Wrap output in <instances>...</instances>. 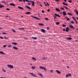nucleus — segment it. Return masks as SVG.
Masks as SVG:
<instances>
[{"mask_svg": "<svg viewBox=\"0 0 78 78\" xmlns=\"http://www.w3.org/2000/svg\"><path fill=\"white\" fill-rule=\"evenodd\" d=\"M0 38L2 39H3V37H0Z\"/></svg>", "mask_w": 78, "mask_h": 78, "instance_id": "obj_59", "label": "nucleus"}, {"mask_svg": "<svg viewBox=\"0 0 78 78\" xmlns=\"http://www.w3.org/2000/svg\"><path fill=\"white\" fill-rule=\"evenodd\" d=\"M10 10V9H6V10H7V11L9 10Z\"/></svg>", "mask_w": 78, "mask_h": 78, "instance_id": "obj_53", "label": "nucleus"}, {"mask_svg": "<svg viewBox=\"0 0 78 78\" xmlns=\"http://www.w3.org/2000/svg\"><path fill=\"white\" fill-rule=\"evenodd\" d=\"M2 3H6L7 2H5V1H2Z\"/></svg>", "mask_w": 78, "mask_h": 78, "instance_id": "obj_40", "label": "nucleus"}, {"mask_svg": "<svg viewBox=\"0 0 78 78\" xmlns=\"http://www.w3.org/2000/svg\"><path fill=\"white\" fill-rule=\"evenodd\" d=\"M2 70L5 73H6V71L5 70V69H2Z\"/></svg>", "mask_w": 78, "mask_h": 78, "instance_id": "obj_29", "label": "nucleus"}, {"mask_svg": "<svg viewBox=\"0 0 78 78\" xmlns=\"http://www.w3.org/2000/svg\"><path fill=\"white\" fill-rule=\"evenodd\" d=\"M13 49L15 50H17L18 49V48L16 47H14L13 46Z\"/></svg>", "mask_w": 78, "mask_h": 78, "instance_id": "obj_10", "label": "nucleus"}, {"mask_svg": "<svg viewBox=\"0 0 78 78\" xmlns=\"http://www.w3.org/2000/svg\"><path fill=\"white\" fill-rule=\"evenodd\" d=\"M30 75H31L35 77H37V76H36V75L35 74H34V73H29Z\"/></svg>", "mask_w": 78, "mask_h": 78, "instance_id": "obj_3", "label": "nucleus"}, {"mask_svg": "<svg viewBox=\"0 0 78 78\" xmlns=\"http://www.w3.org/2000/svg\"><path fill=\"white\" fill-rule=\"evenodd\" d=\"M50 9H48V10H47V12H49V11H50Z\"/></svg>", "mask_w": 78, "mask_h": 78, "instance_id": "obj_56", "label": "nucleus"}, {"mask_svg": "<svg viewBox=\"0 0 78 78\" xmlns=\"http://www.w3.org/2000/svg\"><path fill=\"white\" fill-rule=\"evenodd\" d=\"M19 1L20 2H21L23 1V0H19Z\"/></svg>", "mask_w": 78, "mask_h": 78, "instance_id": "obj_58", "label": "nucleus"}, {"mask_svg": "<svg viewBox=\"0 0 78 78\" xmlns=\"http://www.w3.org/2000/svg\"><path fill=\"white\" fill-rule=\"evenodd\" d=\"M12 44H14L15 45H16L17 44V43H16L14 42V43H12Z\"/></svg>", "mask_w": 78, "mask_h": 78, "instance_id": "obj_28", "label": "nucleus"}, {"mask_svg": "<svg viewBox=\"0 0 78 78\" xmlns=\"http://www.w3.org/2000/svg\"><path fill=\"white\" fill-rule=\"evenodd\" d=\"M67 14L69 16H73V14H71V13H68Z\"/></svg>", "mask_w": 78, "mask_h": 78, "instance_id": "obj_23", "label": "nucleus"}, {"mask_svg": "<svg viewBox=\"0 0 78 78\" xmlns=\"http://www.w3.org/2000/svg\"><path fill=\"white\" fill-rule=\"evenodd\" d=\"M75 11L76 12V14L78 15V12L76 10H75Z\"/></svg>", "mask_w": 78, "mask_h": 78, "instance_id": "obj_26", "label": "nucleus"}, {"mask_svg": "<svg viewBox=\"0 0 78 78\" xmlns=\"http://www.w3.org/2000/svg\"><path fill=\"white\" fill-rule=\"evenodd\" d=\"M62 26H63V27H66V26L65 25H64V24H63V25H62Z\"/></svg>", "mask_w": 78, "mask_h": 78, "instance_id": "obj_46", "label": "nucleus"}, {"mask_svg": "<svg viewBox=\"0 0 78 78\" xmlns=\"http://www.w3.org/2000/svg\"><path fill=\"white\" fill-rule=\"evenodd\" d=\"M8 67L9 68H10L11 69H13V66L11 65H7Z\"/></svg>", "mask_w": 78, "mask_h": 78, "instance_id": "obj_1", "label": "nucleus"}, {"mask_svg": "<svg viewBox=\"0 0 78 78\" xmlns=\"http://www.w3.org/2000/svg\"><path fill=\"white\" fill-rule=\"evenodd\" d=\"M38 24L40 26H44V25L43 24L41 23H39Z\"/></svg>", "mask_w": 78, "mask_h": 78, "instance_id": "obj_21", "label": "nucleus"}, {"mask_svg": "<svg viewBox=\"0 0 78 78\" xmlns=\"http://www.w3.org/2000/svg\"><path fill=\"white\" fill-rule=\"evenodd\" d=\"M8 47H10V48H11V47H12V46H11V45H8Z\"/></svg>", "mask_w": 78, "mask_h": 78, "instance_id": "obj_42", "label": "nucleus"}, {"mask_svg": "<svg viewBox=\"0 0 78 78\" xmlns=\"http://www.w3.org/2000/svg\"><path fill=\"white\" fill-rule=\"evenodd\" d=\"M71 23H72V24H73L74 23V22L73 21L72 22V21H71Z\"/></svg>", "mask_w": 78, "mask_h": 78, "instance_id": "obj_49", "label": "nucleus"}, {"mask_svg": "<svg viewBox=\"0 0 78 78\" xmlns=\"http://www.w3.org/2000/svg\"><path fill=\"white\" fill-rule=\"evenodd\" d=\"M4 39H8V38H7V37H4Z\"/></svg>", "mask_w": 78, "mask_h": 78, "instance_id": "obj_54", "label": "nucleus"}, {"mask_svg": "<svg viewBox=\"0 0 78 78\" xmlns=\"http://www.w3.org/2000/svg\"><path fill=\"white\" fill-rule=\"evenodd\" d=\"M55 1H56L57 2H59L60 0H55Z\"/></svg>", "mask_w": 78, "mask_h": 78, "instance_id": "obj_39", "label": "nucleus"}, {"mask_svg": "<svg viewBox=\"0 0 78 78\" xmlns=\"http://www.w3.org/2000/svg\"><path fill=\"white\" fill-rule=\"evenodd\" d=\"M0 53L1 54H3V55H5V53H4L3 51H0Z\"/></svg>", "mask_w": 78, "mask_h": 78, "instance_id": "obj_19", "label": "nucleus"}, {"mask_svg": "<svg viewBox=\"0 0 78 78\" xmlns=\"http://www.w3.org/2000/svg\"><path fill=\"white\" fill-rule=\"evenodd\" d=\"M39 68L40 69H44L45 71H47V70L44 67L40 66V67H39Z\"/></svg>", "mask_w": 78, "mask_h": 78, "instance_id": "obj_5", "label": "nucleus"}, {"mask_svg": "<svg viewBox=\"0 0 78 78\" xmlns=\"http://www.w3.org/2000/svg\"><path fill=\"white\" fill-rule=\"evenodd\" d=\"M12 30L14 32H16L15 30H14L13 29H12Z\"/></svg>", "mask_w": 78, "mask_h": 78, "instance_id": "obj_47", "label": "nucleus"}, {"mask_svg": "<svg viewBox=\"0 0 78 78\" xmlns=\"http://www.w3.org/2000/svg\"><path fill=\"white\" fill-rule=\"evenodd\" d=\"M42 12L43 13H44V11L43 10H42Z\"/></svg>", "mask_w": 78, "mask_h": 78, "instance_id": "obj_55", "label": "nucleus"}, {"mask_svg": "<svg viewBox=\"0 0 78 78\" xmlns=\"http://www.w3.org/2000/svg\"><path fill=\"white\" fill-rule=\"evenodd\" d=\"M30 13H31V12H27L26 13V14L27 15L30 14Z\"/></svg>", "mask_w": 78, "mask_h": 78, "instance_id": "obj_20", "label": "nucleus"}, {"mask_svg": "<svg viewBox=\"0 0 78 78\" xmlns=\"http://www.w3.org/2000/svg\"><path fill=\"white\" fill-rule=\"evenodd\" d=\"M45 19L46 20H49V19L47 18H45Z\"/></svg>", "mask_w": 78, "mask_h": 78, "instance_id": "obj_38", "label": "nucleus"}, {"mask_svg": "<svg viewBox=\"0 0 78 78\" xmlns=\"http://www.w3.org/2000/svg\"><path fill=\"white\" fill-rule=\"evenodd\" d=\"M18 7L20 9L23 10V7H20V6H18Z\"/></svg>", "mask_w": 78, "mask_h": 78, "instance_id": "obj_11", "label": "nucleus"}, {"mask_svg": "<svg viewBox=\"0 0 78 78\" xmlns=\"http://www.w3.org/2000/svg\"><path fill=\"white\" fill-rule=\"evenodd\" d=\"M69 27L71 28L75 29V28L73 25H70Z\"/></svg>", "mask_w": 78, "mask_h": 78, "instance_id": "obj_12", "label": "nucleus"}, {"mask_svg": "<svg viewBox=\"0 0 78 78\" xmlns=\"http://www.w3.org/2000/svg\"><path fill=\"white\" fill-rule=\"evenodd\" d=\"M72 2V1H71V0H70V1H69V2L70 3H71Z\"/></svg>", "mask_w": 78, "mask_h": 78, "instance_id": "obj_45", "label": "nucleus"}, {"mask_svg": "<svg viewBox=\"0 0 78 78\" xmlns=\"http://www.w3.org/2000/svg\"><path fill=\"white\" fill-rule=\"evenodd\" d=\"M40 6L41 7H42V5L41 4H40Z\"/></svg>", "mask_w": 78, "mask_h": 78, "instance_id": "obj_57", "label": "nucleus"}, {"mask_svg": "<svg viewBox=\"0 0 78 78\" xmlns=\"http://www.w3.org/2000/svg\"><path fill=\"white\" fill-rule=\"evenodd\" d=\"M42 59L44 60H45V59H47V58L46 57H43L42 58Z\"/></svg>", "mask_w": 78, "mask_h": 78, "instance_id": "obj_27", "label": "nucleus"}, {"mask_svg": "<svg viewBox=\"0 0 78 78\" xmlns=\"http://www.w3.org/2000/svg\"><path fill=\"white\" fill-rule=\"evenodd\" d=\"M56 71L58 74H60L61 73L58 70H56Z\"/></svg>", "mask_w": 78, "mask_h": 78, "instance_id": "obj_17", "label": "nucleus"}, {"mask_svg": "<svg viewBox=\"0 0 78 78\" xmlns=\"http://www.w3.org/2000/svg\"><path fill=\"white\" fill-rule=\"evenodd\" d=\"M60 23L59 22H56V24L57 25H58Z\"/></svg>", "mask_w": 78, "mask_h": 78, "instance_id": "obj_31", "label": "nucleus"}, {"mask_svg": "<svg viewBox=\"0 0 78 78\" xmlns=\"http://www.w3.org/2000/svg\"><path fill=\"white\" fill-rule=\"evenodd\" d=\"M67 39L69 40H71L72 39V38L71 37H67Z\"/></svg>", "mask_w": 78, "mask_h": 78, "instance_id": "obj_14", "label": "nucleus"}, {"mask_svg": "<svg viewBox=\"0 0 78 78\" xmlns=\"http://www.w3.org/2000/svg\"><path fill=\"white\" fill-rule=\"evenodd\" d=\"M3 34H7L6 33H2Z\"/></svg>", "mask_w": 78, "mask_h": 78, "instance_id": "obj_51", "label": "nucleus"}, {"mask_svg": "<svg viewBox=\"0 0 78 78\" xmlns=\"http://www.w3.org/2000/svg\"><path fill=\"white\" fill-rule=\"evenodd\" d=\"M54 16V20H55V18H56V16H58L59 17H61V16L58 14L57 15L56 14H55V16Z\"/></svg>", "mask_w": 78, "mask_h": 78, "instance_id": "obj_2", "label": "nucleus"}, {"mask_svg": "<svg viewBox=\"0 0 78 78\" xmlns=\"http://www.w3.org/2000/svg\"><path fill=\"white\" fill-rule=\"evenodd\" d=\"M56 11H57L59 12H60V10L56 8Z\"/></svg>", "mask_w": 78, "mask_h": 78, "instance_id": "obj_18", "label": "nucleus"}, {"mask_svg": "<svg viewBox=\"0 0 78 78\" xmlns=\"http://www.w3.org/2000/svg\"><path fill=\"white\" fill-rule=\"evenodd\" d=\"M69 76V74H67L66 75V77H68Z\"/></svg>", "mask_w": 78, "mask_h": 78, "instance_id": "obj_41", "label": "nucleus"}, {"mask_svg": "<svg viewBox=\"0 0 78 78\" xmlns=\"http://www.w3.org/2000/svg\"><path fill=\"white\" fill-rule=\"evenodd\" d=\"M50 72H51V73H53L54 71H53V70H51L50 71Z\"/></svg>", "mask_w": 78, "mask_h": 78, "instance_id": "obj_48", "label": "nucleus"}, {"mask_svg": "<svg viewBox=\"0 0 78 78\" xmlns=\"http://www.w3.org/2000/svg\"><path fill=\"white\" fill-rule=\"evenodd\" d=\"M44 5L45 6H47L46 3L45 2H44Z\"/></svg>", "mask_w": 78, "mask_h": 78, "instance_id": "obj_36", "label": "nucleus"}, {"mask_svg": "<svg viewBox=\"0 0 78 78\" xmlns=\"http://www.w3.org/2000/svg\"><path fill=\"white\" fill-rule=\"evenodd\" d=\"M29 2H30L31 3H32L33 1H29Z\"/></svg>", "mask_w": 78, "mask_h": 78, "instance_id": "obj_60", "label": "nucleus"}, {"mask_svg": "<svg viewBox=\"0 0 78 78\" xmlns=\"http://www.w3.org/2000/svg\"><path fill=\"white\" fill-rule=\"evenodd\" d=\"M63 15L64 16H66L67 15V14L66 13V12H65V11H63Z\"/></svg>", "mask_w": 78, "mask_h": 78, "instance_id": "obj_7", "label": "nucleus"}, {"mask_svg": "<svg viewBox=\"0 0 78 78\" xmlns=\"http://www.w3.org/2000/svg\"><path fill=\"white\" fill-rule=\"evenodd\" d=\"M63 31H64V32L66 31V30H65V29H63Z\"/></svg>", "mask_w": 78, "mask_h": 78, "instance_id": "obj_62", "label": "nucleus"}, {"mask_svg": "<svg viewBox=\"0 0 78 78\" xmlns=\"http://www.w3.org/2000/svg\"><path fill=\"white\" fill-rule=\"evenodd\" d=\"M34 1L33 2H32V5L34 6Z\"/></svg>", "mask_w": 78, "mask_h": 78, "instance_id": "obj_24", "label": "nucleus"}, {"mask_svg": "<svg viewBox=\"0 0 78 78\" xmlns=\"http://www.w3.org/2000/svg\"><path fill=\"white\" fill-rule=\"evenodd\" d=\"M76 21V23L77 24H78V22H77V20H76V21Z\"/></svg>", "mask_w": 78, "mask_h": 78, "instance_id": "obj_52", "label": "nucleus"}, {"mask_svg": "<svg viewBox=\"0 0 78 78\" xmlns=\"http://www.w3.org/2000/svg\"><path fill=\"white\" fill-rule=\"evenodd\" d=\"M38 74L39 75L41 76V77H42V74L41 73H38Z\"/></svg>", "mask_w": 78, "mask_h": 78, "instance_id": "obj_25", "label": "nucleus"}, {"mask_svg": "<svg viewBox=\"0 0 78 78\" xmlns=\"http://www.w3.org/2000/svg\"><path fill=\"white\" fill-rule=\"evenodd\" d=\"M47 5H48V6H49V4H48V2H47Z\"/></svg>", "mask_w": 78, "mask_h": 78, "instance_id": "obj_63", "label": "nucleus"}, {"mask_svg": "<svg viewBox=\"0 0 78 78\" xmlns=\"http://www.w3.org/2000/svg\"><path fill=\"white\" fill-rule=\"evenodd\" d=\"M62 9L63 10H64V8H62V7H61L60 9Z\"/></svg>", "mask_w": 78, "mask_h": 78, "instance_id": "obj_43", "label": "nucleus"}, {"mask_svg": "<svg viewBox=\"0 0 78 78\" xmlns=\"http://www.w3.org/2000/svg\"><path fill=\"white\" fill-rule=\"evenodd\" d=\"M31 17H32L33 18L36 19L37 20H41L40 19L38 18H37V17H35V16H31Z\"/></svg>", "mask_w": 78, "mask_h": 78, "instance_id": "obj_4", "label": "nucleus"}, {"mask_svg": "<svg viewBox=\"0 0 78 78\" xmlns=\"http://www.w3.org/2000/svg\"><path fill=\"white\" fill-rule=\"evenodd\" d=\"M41 31H42V32L43 33H45V30L44 29H42L41 30Z\"/></svg>", "mask_w": 78, "mask_h": 78, "instance_id": "obj_8", "label": "nucleus"}, {"mask_svg": "<svg viewBox=\"0 0 78 78\" xmlns=\"http://www.w3.org/2000/svg\"><path fill=\"white\" fill-rule=\"evenodd\" d=\"M4 7V5H1V4H0V8H2Z\"/></svg>", "mask_w": 78, "mask_h": 78, "instance_id": "obj_13", "label": "nucleus"}, {"mask_svg": "<svg viewBox=\"0 0 78 78\" xmlns=\"http://www.w3.org/2000/svg\"><path fill=\"white\" fill-rule=\"evenodd\" d=\"M66 18H67V21H69L70 20V19L67 16H65V17Z\"/></svg>", "mask_w": 78, "mask_h": 78, "instance_id": "obj_15", "label": "nucleus"}, {"mask_svg": "<svg viewBox=\"0 0 78 78\" xmlns=\"http://www.w3.org/2000/svg\"><path fill=\"white\" fill-rule=\"evenodd\" d=\"M7 46V45H3V47L4 48H5Z\"/></svg>", "mask_w": 78, "mask_h": 78, "instance_id": "obj_34", "label": "nucleus"}, {"mask_svg": "<svg viewBox=\"0 0 78 78\" xmlns=\"http://www.w3.org/2000/svg\"><path fill=\"white\" fill-rule=\"evenodd\" d=\"M32 59L35 60V61H36V59L34 57H33Z\"/></svg>", "mask_w": 78, "mask_h": 78, "instance_id": "obj_32", "label": "nucleus"}, {"mask_svg": "<svg viewBox=\"0 0 78 78\" xmlns=\"http://www.w3.org/2000/svg\"><path fill=\"white\" fill-rule=\"evenodd\" d=\"M73 19L74 20V21H76V20L75 19V18L74 17H73Z\"/></svg>", "mask_w": 78, "mask_h": 78, "instance_id": "obj_37", "label": "nucleus"}, {"mask_svg": "<svg viewBox=\"0 0 78 78\" xmlns=\"http://www.w3.org/2000/svg\"><path fill=\"white\" fill-rule=\"evenodd\" d=\"M63 4L64 5H66L67 6L68 5V4H66V3H65V2H63Z\"/></svg>", "mask_w": 78, "mask_h": 78, "instance_id": "obj_22", "label": "nucleus"}, {"mask_svg": "<svg viewBox=\"0 0 78 78\" xmlns=\"http://www.w3.org/2000/svg\"><path fill=\"white\" fill-rule=\"evenodd\" d=\"M19 29L20 30H24L23 27L21 28H19Z\"/></svg>", "mask_w": 78, "mask_h": 78, "instance_id": "obj_35", "label": "nucleus"}, {"mask_svg": "<svg viewBox=\"0 0 78 78\" xmlns=\"http://www.w3.org/2000/svg\"><path fill=\"white\" fill-rule=\"evenodd\" d=\"M26 7H27V9H28L30 10H31L30 7H28V6H27V5H26Z\"/></svg>", "mask_w": 78, "mask_h": 78, "instance_id": "obj_16", "label": "nucleus"}, {"mask_svg": "<svg viewBox=\"0 0 78 78\" xmlns=\"http://www.w3.org/2000/svg\"><path fill=\"white\" fill-rule=\"evenodd\" d=\"M0 78H7L6 77H0Z\"/></svg>", "mask_w": 78, "mask_h": 78, "instance_id": "obj_61", "label": "nucleus"}, {"mask_svg": "<svg viewBox=\"0 0 78 78\" xmlns=\"http://www.w3.org/2000/svg\"><path fill=\"white\" fill-rule=\"evenodd\" d=\"M32 69H35V67H33V66H32Z\"/></svg>", "mask_w": 78, "mask_h": 78, "instance_id": "obj_33", "label": "nucleus"}, {"mask_svg": "<svg viewBox=\"0 0 78 78\" xmlns=\"http://www.w3.org/2000/svg\"><path fill=\"white\" fill-rule=\"evenodd\" d=\"M9 5L12 6H15V4H13V3H10L9 4Z\"/></svg>", "mask_w": 78, "mask_h": 78, "instance_id": "obj_6", "label": "nucleus"}, {"mask_svg": "<svg viewBox=\"0 0 78 78\" xmlns=\"http://www.w3.org/2000/svg\"><path fill=\"white\" fill-rule=\"evenodd\" d=\"M69 75V76H71V75L70 74H68Z\"/></svg>", "mask_w": 78, "mask_h": 78, "instance_id": "obj_64", "label": "nucleus"}, {"mask_svg": "<svg viewBox=\"0 0 78 78\" xmlns=\"http://www.w3.org/2000/svg\"><path fill=\"white\" fill-rule=\"evenodd\" d=\"M69 28H68V27H67L66 28V32H68L69 31Z\"/></svg>", "mask_w": 78, "mask_h": 78, "instance_id": "obj_9", "label": "nucleus"}, {"mask_svg": "<svg viewBox=\"0 0 78 78\" xmlns=\"http://www.w3.org/2000/svg\"><path fill=\"white\" fill-rule=\"evenodd\" d=\"M26 1V2H30L29 1H28V0H25Z\"/></svg>", "mask_w": 78, "mask_h": 78, "instance_id": "obj_50", "label": "nucleus"}, {"mask_svg": "<svg viewBox=\"0 0 78 78\" xmlns=\"http://www.w3.org/2000/svg\"><path fill=\"white\" fill-rule=\"evenodd\" d=\"M32 38L34 39H35V40H36L37 39V37H32Z\"/></svg>", "mask_w": 78, "mask_h": 78, "instance_id": "obj_30", "label": "nucleus"}, {"mask_svg": "<svg viewBox=\"0 0 78 78\" xmlns=\"http://www.w3.org/2000/svg\"><path fill=\"white\" fill-rule=\"evenodd\" d=\"M65 8L66 9H67V10L68 9V7H65Z\"/></svg>", "mask_w": 78, "mask_h": 78, "instance_id": "obj_44", "label": "nucleus"}]
</instances>
